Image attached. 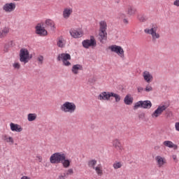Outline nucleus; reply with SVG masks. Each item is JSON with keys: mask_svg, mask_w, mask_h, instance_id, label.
<instances>
[{"mask_svg": "<svg viewBox=\"0 0 179 179\" xmlns=\"http://www.w3.org/2000/svg\"><path fill=\"white\" fill-rule=\"evenodd\" d=\"M166 110H167V106H166V105L159 106L154 113H152L151 117L152 118H158V117H160Z\"/></svg>", "mask_w": 179, "mask_h": 179, "instance_id": "1a4fd4ad", "label": "nucleus"}, {"mask_svg": "<svg viewBox=\"0 0 179 179\" xmlns=\"http://www.w3.org/2000/svg\"><path fill=\"white\" fill-rule=\"evenodd\" d=\"M94 170H95L97 176H99V177L103 176V166L101 164H98Z\"/></svg>", "mask_w": 179, "mask_h": 179, "instance_id": "bb28decb", "label": "nucleus"}, {"mask_svg": "<svg viewBox=\"0 0 179 179\" xmlns=\"http://www.w3.org/2000/svg\"><path fill=\"white\" fill-rule=\"evenodd\" d=\"M82 44L83 47L86 49L90 48V47L92 48H95V47L97 46V42L93 36H91L90 39L83 41Z\"/></svg>", "mask_w": 179, "mask_h": 179, "instance_id": "39448f33", "label": "nucleus"}, {"mask_svg": "<svg viewBox=\"0 0 179 179\" xmlns=\"http://www.w3.org/2000/svg\"><path fill=\"white\" fill-rule=\"evenodd\" d=\"M36 158L38 159L39 163H41V162H43V157H41V156H36Z\"/></svg>", "mask_w": 179, "mask_h": 179, "instance_id": "a18cd8bd", "label": "nucleus"}, {"mask_svg": "<svg viewBox=\"0 0 179 179\" xmlns=\"http://www.w3.org/2000/svg\"><path fill=\"white\" fill-rule=\"evenodd\" d=\"M66 178V176L64 175V173H63V174L59 176L58 179H65Z\"/></svg>", "mask_w": 179, "mask_h": 179, "instance_id": "c03bdc74", "label": "nucleus"}, {"mask_svg": "<svg viewBox=\"0 0 179 179\" xmlns=\"http://www.w3.org/2000/svg\"><path fill=\"white\" fill-rule=\"evenodd\" d=\"M96 164H97V161L96 159H92L88 162V167H90V169H93V170L95 169Z\"/></svg>", "mask_w": 179, "mask_h": 179, "instance_id": "7c9ffc66", "label": "nucleus"}, {"mask_svg": "<svg viewBox=\"0 0 179 179\" xmlns=\"http://www.w3.org/2000/svg\"><path fill=\"white\" fill-rule=\"evenodd\" d=\"M1 139L3 141H5L6 142H7L8 143H13L14 140L13 138L10 137V136H8L6 134H4L1 136Z\"/></svg>", "mask_w": 179, "mask_h": 179, "instance_id": "c85d7f7f", "label": "nucleus"}, {"mask_svg": "<svg viewBox=\"0 0 179 179\" xmlns=\"http://www.w3.org/2000/svg\"><path fill=\"white\" fill-rule=\"evenodd\" d=\"M45 24L48 27H50L52 30H55V22L52 20H46Z\"/></svg>", "mask_w": 179, "mask_h": 179, "instance_id": "a878e982", "label": "nucleus"}, {"mask_svg": "<svg viewBox=\"0 0 179 179\" xmlns=\"http://www.w3.org/2000/svg\"><path fill=\"white\" fill-rule=\"evenodd\" d=\"M111 97H114L116 103H119L121 101V96L118 94L112 92Z\"/></svg>", "mask_w": 179, "mask_h": 179, "instance_id": "f704fd0d", "label": "nucleus"}, {"mask_svg": "<svg viewBox=\"0 0 179 179\" xmlns=\"http://www.w3.org/2000/svg\"><path fill=\"white\" fill-rule=\"evenodd\" d=\"M124 102L127 106H131L132 103H134V98L131 96V95L127 94L124 99Z\"/></svg>", "mask_w": 179, "mask_h": 179, "instance_id": "393cba45", "label": "nucleus"}, {"mask_svg": "<svg viewBox=\"0 0 179 179\" xmlns=\"http://www.w3.org/2000/svg\"><path fill=\"white\" fill-rule=\"evenodd\" d=\"M72 12H73L72 8H64L63 11V17L64 19H69V17L72 15Z\"/></svg>", "mask_w": 179, "mask_h": 179, "instance_id": "4be33fe9", "label": "nucleus"}, {"mask_svg": "<svg viewBox=\"0 0 179 179\" xmlns=\"http://www.w3.org/2000/svg\"><path fill=\"white\" fill-rule=\"evenodd\" d=\"M138 19L140 22H146L148 20V17L145 15H138Z\"/></svg>", "mask_w": 179, "mask_h": 179, "instance_id": "c9c22d12", "label": "nucleus"}, {"mask_svg": "<svg viewBox=\"0 0 179 179\" xmlns=\"http://www.w3.org/2000/svg\"><path fill=\"white\" fill-rule=\"evenodd\" d=\"M8 33H9L8 27L3 28L2 29L0 30V38H4V37H6V36H8Z\"/></svg>", "mask_w": 179, "mask_h": 179, "instance_id": "b1692460", "label": "nucleus"}, {"mask_svg": "<svg viewBox=\"0 0 179 179\" xmlns=\"http://www.w3.org/2000/svg\"><path fill=\"white\" fill-rule=\"evenodd\" d=\"M175 128H176V130L178 131V132H179V122L175 124Z\"/></svg>", "mask_w": 179, "mask_h": 179, "instance_id": "37998d69", "label": "nucleus"}, {"mask_svg": "<svg viewBox=\"0 0 179 179\" xmlns=\"http://www.w3.org/2000/svg\"><path fill=\"white\" fill-rule=\"evenodd\" d=\"M157 25L152 24L150 29L146 28L144 29V33L152 36V41H156L157 38H160V34L157 33Z\"/></svg>", "mask_w": 179, "mask_h": 179, "instance_id": "f03ea898", "label": "nucleus"}, {"mask_svg": "<svg viewBox=\"0 0 179 179\" xmlns=\"http://www.w3.org/2000/svg\"><path fill=\"white\" fill-rule=\"evenodd\" d=\"M38 61L41 64V65H43V62L44 61V57L43 55H40L38 57Z\"/></svg>", "mask_w": 179, "mask_h": 179, "instance_id": "ea45409f", "label": "nucleus"}, {"mask_svg": "<svg viewBox=\"0 0 179 179\" xmlns=\"http://www.w3.org/2000/svg\"><path fill=\"white\" fill-rule=\"evenodd\" d=\"M144 90L145 92H147V93H149V92L153 91V87H152L150 85H147Z\"/></svg>", "mask_w": 179, "mask_h": 179, "instance_id": "4c0bfd02", "label": "nucleus"}, {"mask_svg": "<svg viewBox=\"0 0 179 179\" xmlns=\"http://www.w3.org/2000/svg\"><path fill=\"white\" fill-rule=\"evenodd\" d=\"M65 155L64 152H55L50 156V162L52 164H59L65 159Z\"/></svg>", "mask_w": 179, "mask_h": 179, "instance_id": "7ed1b4c3", "label": "nucleus"}, {"mask_svg": "<svg viewBox=\"0 0 179 179\" xmlns=\"http://www.w3.org/2000/svg\"><path fill=\"white\" fill-rule=\"evenodd\" d=\"M36 119H37V114L36 113H29L27 115V120L30 122H31V121H36Z\"/></svg>", "mask_w": 179, "mask_h": 179, "instance_id": "c756f323", "label": "nucleus"}, {"mask_svg": "<svg viewBox=\"0 0 179 179\" xmlns=\"http://www.w3.org/2000/svg\"><path fill=\"white\" fill-rule=\"evenodd\" d=\"M0 24H1V22H0Z\"/></svg>", "mask_w": 179, "mask_h": 179, "instance_id": "3c124183", "label": "nucleus"}, {"mask_svg": "<svg viewBox=\"0 0 179 179\" xmlns=\"http://www.w3.org/2000/svg\"><path fill=\"white\" fill-rule=\"evenodd\" d=\"M120 45H110L108 48V50H110L111 51V52H117V50H118V47Z\"/></svg>", "mask_w": 179, "mask_h": 179, "instance_id": "72a5a7b5", "label": "nucleus"}, {"mask_svg": "<svg viewBox=\"0 0 179 179\" xmlns=\"http://www.w3.org/2000/svg\"><path fill=\"white\" fill-rule=\"evenodd\" d=\"M123 23H124V24H128V23H129V21H128V19L124 18V19H123Z\"/></svg>", "mask_w": 179, "mask_h": 179, "instance_id": "49530a36", "label": "nucleus"}, {"mask_svg": "<svg viewBox=\"0 0 179 179\" xmlns=\"http://www.w3.org/2000/svg\"><path fill=\"white\" fill-rule=\"evenodd\" d=\"M13 66L15 69H20V64L19 63H14Z\"/></svg>", "mask_w": 179, "mask_h": 179, "instance_id": "a19ab883", "label": "nucleus"}, {"mask_svg": "<svg viewBox=\"0 0 179 179\" xmlns=\"http://www.w3.org/2000/svg\"><path fill=\"white\" fill-rule=\"evenodd\" d=\"M155 162L159 168L163 167L164 164H167V159H166V157H162L160 155L155 157Z\"/></svg>", "mask_w": 179, "mask_h": 179, "instance_id": "ddd939ff", "label": "nucleus"}, {"mask_svg": "<svg viewBox=\"0 0 179 179\" xmlns=\"http://www.w3.org/2000/svg\"><path fill=\"white\" fill-rule=\"evenodd\" d=\"M10 128L13 132H22L23 131L22 126L15 123H10Z\"/></svg>", "mask_w": 179, "mask_h": 179, "instance_id": "a211bd4d", "label": "nucleus"}, {"mask_svg": "<svg viewBox=\"0 0 179 179\" xmlns=\"http://www.w3.org/2000/svg\"><path fill=\"white\" fill-rule=\"evenodd\" d=\"M112 144L119 152H121L124 150V146H122V144H121V141L119 139L113 140Z\"/></svg>", "mask_w": 179, "mask_h": 179, "instance_id": "2eb2a0df", "label": "nucleus"}, {"mask_svg": "<svg viewBox=\"0 0 179 179\" xmlns=\"http://www.w3.org/2000/svg\"><path fill=\"white\" fill-rule=\"evenodd\" d=\"M118 19H125L127 17V15L122 13H120L117 15Z\"/></svg>", "mask_w": 179, "mask_h": 179, "instance_id": "58836bf2", "label": "nucleus"}, {"mask_svg": "<svg viewBox=\"0 0 179 179\" xmlns=\"http://www.w3.org/2000/svg\"><path fill=\"white\" fill-rule=\"evenodd\" d=\"M139 108L149 110L152 108V102L149 100L138 101L135 103L134 109L137 110Z\"/></svg>", "mask_w": 179, "mask_h": 179, "instance_id": "0eeeda50", "label": "nucleus"}, {"mask_svg": "<svg viewBox=\"0 0 179 179\" xmlns=\"http://www.w3.org/2000/svg\"><path fill=\"white\" fill-rule=\"evenodd\" d=\"M154 149H155V150H159V149H160V147L159 146H155Z\"/></svg>", "mask_w": 179, "mask_h": 179, "instance_id": "09e8293b", "label": "nucleus"}, {"mask_svg": "<svg viewBox=\"0 0 179 179\" xmlns=\"http://www.w3.org/2000/svg\"><path fill=\"white\" fill-rule=\"evenodd\" d=\"M36 29V34L38 36H41V37H45V36H47L48 34V32L44 27L41 26V24H37V25L35 27Z\"/></svg>", "mask_w": 179, "mask_h": 179, "instance_id": "9d476101", "label": "nucleus"}, {"mask_svg": "<svg viewBox=\"0 0 179 179\" xmlns=\"http://www.w3.org/2000/svg\"><path fill=\"white\" fill-rule=\"evenodd\" d=\"M143 77L144 80L147 82V83H150V82L153 80V76L150 73V72L148 71H145L143 73Z\"/></svg>", "mask_w": 179, "mask_h": 179, "instance_id": "dca6fc26", "label": "nucleus"}, {"mask_svg": "<svg viewBox=\"0 0 179 179\" xmlns=\"http://www.w3.org/2000/svg\"><path fill=\"white\" fill-rule=\"evenodd\" d=\"M62 111L64 113H70L72 114L76 111V105L73 102L66 101L64 105L61 106Z\"/></svg>", "mask_w": 179, "mask_h": 179, "instance_id": "20e7f679", "label": "nucleus"}, {"mask_svg": "<svg viewBox=\"0 0 179 179\" xmlns=\"http://www.w3.org/2000/svg\"><path fill=\"white\" fill-rule=\"evenodd\" d=\"M173 5H175V6H179V0H176Z\"/></svg>", "mask_w": 179, "mask_h": 179, "instance_id": "de8ad7c7", "label": "nucleus"}, {"mask_svg": "<svg viewBox=\"0 0 179 179\" xmlns=\"http://www.w3.org/2000/svg\"><path fill=\"white\" fill-rule=\"evenodd\" d=\"M73 174V169H69L67 171H65L64 175L66 177H68V176H72Z\"/></svg>", "mask_w": 179, "mask_h": 179, "instance_id": "e433bc0d", "label": "nucleus"}, {"mask_svg": "<svg viewBox=\"0 0 179 179\" xmlns=\"http://www.w3.org/2000/svg\"><path fill=\"white\" fill-rule=\"evenodd\" d=\"M99 38L102 44L107 40V22L102 20L99 22Z\"/></svg>", "mask_w": 179, "mask_h": 179, "instance_id": "f257e3e1", "label": "nucleus"}, {"mask_svg": "<svg viewBox=\"0 0 179 179\" xmlns=\"http://www.w3.org/2000/svg\"><path fill=\"white\" fill-rule=\"evenodd\" d=\"M69 33L73 38H80L83 36V31L80 29H71Z\"/></svg>", "mask_w": 179, "mask_h": 179, "instance_id": "9b49d317", "label": "nucleus"}, {"mask_svg": "<svg viewBox=\"0 0 179 179\" xmlns=\"http://www.w3.org/2000/svg\"><path fill=\"white\" fill-rule=\"evenodd\" d=\"M60 163H62L64 169H68L71 166V160L66 159V155H64V159H63Z\"/></svg>", "mask_w": 179, "mask_h": 179, "instance_id": "5701e85b", "label": "nucleus"}, {"mask_svg": "<svg viewBox=\"0 0 179 179\" xmlns=\"http://www.w3.org/2000/svg\"><path fill=\"white\" fill-rule=\"evenodd\" d=\"M164 146L166 148H169V149H173L174 150H177L178 149V146L171 141H165L163 142Z\"/></svg>", "mask_w": 179, "mask_h": 179, "instance_id": "f3484780", "label": "nucleus"}, {"mask_svg": "<svg viewBox=\"0 0 179 179\" xmlns=\"http://www.w3.org/2000/svg\"><path fill=\"white\" fill-rule=\"evenodd\" d=\"M57 61H62L64 66H71V55L68 53L59 54L57 57Z\"/></svg>", "mask_w": 179, "mask_h": 179, "instance_id": "6e6552de", "label": "nucleus"}, {"mask_svg": "<svg viewBox=\"0 0 179 179\" xmlns=\"http://www.w3.org/2000/svg\"><path fill=\"white\" fill-rule=\"evenodd\" d=\"M124 49L122 47L120 46L117 48V50H116V53L120 58H125V55L124 53Z\"/></svg>", "mask_w": 179, "mask_h": 179, "instance_id": "cd10ccee", "label": "nucleus"}, {"mask_svg": "<svg viewBox=\"0 0 179 179\" xmlns=\"http://www.w3.org/2000/svg\"><path fill=\"white\" fill-rule=\"evenodd\" d=\"M120 45H110L108 48V50H110L111 51V52H117V50H118V47Z\"/></svg>", "mask_w": 179, "mask_h": 179, "instance_id": "473e14b6", "label": "nucleus"}, {"mask_svg": "<svg viewBox=\"0 0 179 179\" xmlns=\"http://www.w3.org/2000/svg\"><path fill=\"white\" fill-rule=\"evenodd\" d=\"M111 94L112 92H101L99 96H98V100L101 101H108L110 99H111Z\"/></svg>", "mask_w": 179, "mask_h": 179, "instance_id": "4468645a", "label": "nucleus"}, {"mask_svg": "<svg viewBox=\"0 0 179 179\" xmlns=\"http://www.w3.org/2000/svg\"><path fill=\"white\" fill-rule=\"evenodd\" d=\"M16 9V4L15 3H7L3 5V10L6 13H10V12H13Z\"/></svg>", "mask_w": 179, "mask_h": 179, "instance_id": "f8f14e48", "label": "nucleus"}, {"mask_svg": "<svg viewBox=\"0 0 179 179\" xmlns=\"http://www.w3.org/2000/svg\"><path fill=\"white\" fill-rule=\"evenodd\" d=\"M173 160H176V159H177V156L176 155H173Z\"/></svg>", "mask_w": 179, "mask_h": 179, "instance_id": "8fccbe9b", "label": "nucleus"}, {"mask_svg": "<svg viewBox=\"0 0 179 179\" xmlns=\"http://www.w3.org/2000/svg\"><path fill=\"white\" fill-rule=\"evenodd\" d=\"M66 45V41L64 38V37L60 36L57 39V45L59 48H64Z\"/></svg>", "mask_w": 179, "mask_h": 179, "instance_id": "6ab92c4d", "label": "nucleus"}, {"mask_svg": "<svg viewBox=\"0 0 179 179\" xmlns=\"http://www.w3.org/2000/svg\"><path fill=\"white\" fill-rule=\"evenodd\" d=\"M113 167L115 170H118V169L122 167V162L116 161L113 163Z\"/></svg>", "mask_w": 179, "mask_h": 179, "instance_id": "2f4dec72", "label": "nucleus"}, {"mask_svg": "<svg viewBox=\"0 0 179 179\" xmlns=\"http://www.w3.org/2000/svg\"><path fill=\"white\" fill-rule=\"evenodd\" d=\"M30 60V53L26 48H22L20 51V61L22 64H27Z\"/></svg>", "mask_w": 179, "mask_h": 179, "instance_id": "423d86ee", "label": "nucleus"}, {"mask_svg": "<svg viewBox=\"0 0 179 179\" xmlns=\"http://www.w3.org/2000/svg\"><path fill=\"white\" fill-rule=\"evenodd\" d=\"M126 12L129 16H134L136 14V8L132 6H128Z\"/></svg>", "mask_w": 179, "mask_h": 179, "instance_id": "aec40b11", "label": "nucleus"}, {"mask_svg": "<svg viewBox=\"0 0 179 179\" xmlns=\"http://www.w3.org/2000/svg\"><path fill=\"white\" fill-rule=\"evenodd\" d=\"M83 67L80 64H75L71 69V71L74 75H78L79 71H83Z\"/></svg>", "mask_w": 179, "mask_h": 179, "instance_id": "412c9836", "label": "nucleus"}, {"mask_svg": "<svg viewBox=\"0 0 179 179\" xmlns=\"http://www.w3.org/2000/svg\"><path fill=\"white\" fill-rule=\"evenodd\" d=\"M137 90H138V93H142V92H143V90H145V89H143V87H138Z\"/></svg>", "mask_w": 179, "mask_h": 179, "instance_id": "79ce46f5", "label": "nucleus"}]
</instances>
